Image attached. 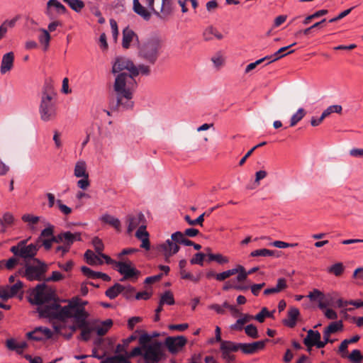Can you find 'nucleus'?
Returning <instances> with one entry per match:
<instances>
[{"mask_svg": "<svg viewBox=\"0 0 363 363\" xmlns=\"http://www.w3.org/2000/svg\"><path fill=\"white\" fill-rule=\"evenodd\" d=\"M111 72L116 75L113 89L116 94V104L113 109L132 108L133 90L136 86L135 77L140 74L150 75V67L145 64L136 66L130 59L121 56L116 58Z\"/></svg>", "mask_w": 363, "mask_h": 363, "instance_id": "1", "label": "nucleus"}, {"mask_svg": "<svg viewBox=\"0 0 363 363\" xmlns=\"http://www.w3.org/2000/svg\"><path fill=\"white\" fill-rule=\"evenodd\" d=\"M144 1L147 9L143 6L139 0H133V10L145 21L150 19L151 11L162 19H165L172 13L171 0H144Z\"/></svg>", "mask_w": 363, "mask_h": 363, "instance_id": "2", "label": "nucleus"}, {"mask_svg": "<svg viewBox=\"0 0 363 363\" xmlns=\"http://www.w3.org/2000/svg\"><path fill=\"white\" fill-rule=\"evenodd\" d=\"M55 95L52 86L45 84L43 89L39 106L40 119L45 122L53 121L57 116L56 104L54 100Z\"/></svg>", "mask_w": 363, "mask_h": 363, "instance_id": "3", "label": "nucleus"}, {"mask_svg": "<svg viewBox=\"0 0 363 363\" xmlns=\"http://www.w3.org/2000/svg\"><path fill=\"white\" fill-rule=\"evenodd\" d=\"M163 47L162 40L158 37H152L138 43V56L150 65L157 62Z\"/></svg>", "mask_w": 363, "mask_h": 363, "instance_id": "4", "label": "nucleus"}, {"mask_svg": "<svg viewBox=\"0 0 363 363\" xmlns=\"http://www.w3.org/2000/svg\"><path fill=\"white\" fill-rule=\"evenodd\" d=\"M55 298L54 290L48 288L45 284H39L30 293L29 302L40 307L55 301Z\"/></svg>", "mask_w": 363, "mask_h": 363, "instance_id": "5", "label": "nucleus"}, {"mask_svg": "<svg viewBox=\"0 0 363 363\" xmlns=\"http://www.w3.org/2000/svg\"><path fill=\"white\" fill-rule=\"evenodd\" d=\"M52 301V303H45L43 306L38 308L37 311L40 316L62 322L69 319L67 313V311L65 307L58 303L56 299Z\"/></svg>", "mask_w": 363, "mask_h": 363, "instance_id": "6", "label": "nucleus"}, {"mask_svg": "<svg viewBox=\"0 0 363 363\" xmlns=\"http://www.w3.org/2000/svg\"><path fill=\"white\" fill-rule=\"evenodd\" d=\"M48 270V265L46 263L39 259L33 258V263H26L23 276L30 281H42L45 280V274Z\"/></svg>", "mask_w": 363, "mask_h": 363, "instance_id": "7", "label": "nucleus"}, {"mask_svg": "<svg viewBox=\"0 0 363 363\" xmlns=\"http://www.w3.org/2000/svg\"><path fill=\"white\" fill-rule=\"evenodd\" d=\"M143 357L145 363H157L162 357V344L159 341H154L145 347Z\"/></svg>", "mask_w": 363, "mask_h": 363, "instance_id": "8", "label": "nucleus"}, {"mask_svg": "<svg viewBox=\"0 0 363 363\" xmlns=\"http://www.w3.org/2000/svg\"><path fill=\"white\" fill-rule=\"evenodd\" d=\"M26 240H22L16 245L12 246L10 250L14 254V255L22 257L24 259H33L37 254L38 247L35 244L26 245Z\"/></svg>", "mask_w": 363, "mask_h": 363, "instance_id": "9", "label": "nucleus"}, {"mask_svg": "<svg viewBox=\"0 0 363 363\" xmlns=\"http://www.w3.org/2000/svg\"><path fill=\"white\" fill-rule=\"evenodd\" d=\"M238 350V342L226 340L222 341L221 344H220L221 358L226 363H235V356L233 354V352H236Z\"/></svg>", "mask_w": 363, "mask_h": 363, "instance_id": "10", "label": "nucleus"}, {"mask_svg": "<svg viewBox=\"0 0 363 363\" xmlns=\"http://www.w3.org/2000/svg\"><path fill=\"white\" fill-rule=\"evenodd\" d=\"M179 249L178 242L174 241L172 238L171 240H167L165 242L157 246V250L162 252L166 262H169L170 257L177 254Z\"/></svg>", "mask_w": 363, "mask_h": 363, "instance_id": "11", "label": "nucleus"}, {"mask_svg": "<svg viewBox=\"0 0 363 363\" xmlns=\"http://www.w3.org/2000/svg\"><path fill=\"white\" fill-rule=\"evenodd\" d=\"M23 283L18 280L13 285L0 287V298L3 300L11 298L19 293L23 294Z\"/></svg>", "mask_w": 363, "mask_h": 363, "instance_id": "12", "label": "nucleus"}, {"mask_svg": "<svg viewBox=\"0 0 363 363\" xmlns=\"http://www.w3.org/2000/svg\"><path fill=\"white\" fill-rule=\"evenodd\" d=\"M187 340L184 336L167 337L165 339L164 345L169 352L175 354L180 351L186 344Z\"/></svg>", "mask_w": 363, "mask_h": 363, "instance_id": "13", "label": "nucleus"}, {"mask_svg": "<svg viewBox=\"0 0 363 363\" xmlns=\"http://www.w3.org/2000/svg\"><path fill=\"white\" fill-rule=\"evenodd\" d=\"M268 341L269 340L266 339L264 340L257 341L252 343L238 342V350L245 354H253L260 350H262L265 347L266 342Z\"/></svg>", "mask_w": 363, "mask_h": 363, "instance_id": "14", "label": "nucleus"}, {"mask_svg": "<svg viewBox=\"0 0 363 363\" xmlns=\"http://www.w3.org/2000/svg\"><path fill=\"white\" fill-rule=\"evenodd\" d=\"M118 272L123 275L121 281L133 277L138 274V271L133 266L130 261L115 262Z\"/></svg>", "mask_w": 363, "mask_h": 363, "instance_id": "15", "label": "nucleus"}, {"mask_svg": "<svg viewBox=\"0 0 363 363\" xmlns=\"http://www.w3.org/2000/svg\"><path fill=\"white\" fill-rule=\"evenodd\" d=\"M26 336L28 339L41 341L45 339H50L52 337V332L48 328L38 327L33 331L27 333Z\"/></svg>", "mask_w": 363, "mask_h": 363, "instance_id": "16", "label": "nucleus"}, {"mask_svg": "<svg viewBox=\"0 0 363 363\" xmlns=\"http://www.w3.org/2000/svg\"><path fill=\"white\" fill-rule=\"evenodd\" d=\"M67 310V313L68 318H71V315L73 314H76L77 311H83L85 314V316H89V313L86 311L85 308H83L82 306H80V298L78 297L72 298L71 300L68 301V304L64 306Z\"/></svg>", "mask_w": 363, "mask_h": 363, "instance_id": "17", "label": "nucleus"}, {"mask_svg": "<svg viewBox=\"0 0 363 363\" xmlns=\"http://www.w3.org/2000/svg\"><path fill=\"white\" fill-rule=\"evenodd\" d=\"M55 242H63L69 247L74 243L75 240H81V233H72L69 231L60 233L56 236Z\"/></svg>", "mask_w": 363, "mask_h": 363, "instance_id": "18", "label": "nucleus"}, {"mask_svg": "<svg viewBox=\"0 0 363 363\" xmlns=\"http://www.w3.org/2000/svg\"><path fill=\"white\" fill-rule=\"evenodd\" d=\"M320 333L318 330H308L306 337L303 339V344L307 347L308 350L315 346L320 349Z\"/></svg>", "mask_w": 363, "mask_h": 363, "instance_id": "19", "label": "nucleus"}, {"mask_svg": "<svg viewBox=\"0 0 363 363\" xmlns=\"http://www.w3.org/2000/svg\"><path fill=\"white\" fill-rule=\"evenodd\" d=\"M126 222L128 223V233H130L137 227H140L141 225H145V218L142 213H139L136 215H128L126 217Z\"/></svg>", "mask_w": 363, "mask_h": 363, "instance_id": "20", "label": "nucleus"}, {"mask_svg": "<svg viewBox=\"0 0 363 363\" xmlns=\"http://www.w3.org/2000/svg\"><path fill=\"white\" fill-rule=\"evenodd\" d=\"M149 236V233L146 230V225H141L135 233V237L142 242L140 247L146 250L150 249Z\"/></svg>", "mask_w": 363, "mask_h": 363, "instance_id": "21", "label": "nucleus"}, {"mask_svg": "<svg viewBox=\"0 0 363 363\" xmlns=\"http://www.w3.org/2000/svg\"><path fill=\"white\" fill-rule=\"evenodd\" d=\"M14 62V53L13 52H9L4 54L2 57L0 72L2 74L9 72L13 66Z\"/></svg>", "mask_w": 363, "mask_h": 363, "instance_id": "22", "label": "nucleus"}, {"mask_svg": "<svg viewBox=\"0 0 363 363\" xmlns=\"http://www.w3.org/2000/svg\"><path fill=\"white\" fill-rule=\"evenodd\" d=\"M89 316H85L83 311H77L76 314L71 315V318H74V324L70 325L69 328L72 334L77 330L85 326V319H88Z\"/></svg>", "mask_w": 363, "mask_h": 363, "instance_id": "23", "label": "nucleus"}, {"mask_svg": "<svg viewBox=\"0 0 363 363\" xmlns=\"http://www.w3.org/2000/svg\"><path fill=\"white\" fill-rule=\"evenodd\" d=\"M138 35L136 33L129 28V27H126L123 30V40H122V46L125 49H128L130 46V43L133 41L134 39L138 40Z\"/></svg>", "mask_w": 363, "mask_h": 363, "instance_id": "24", "label": "nucleus"}, {"mask_svg": "<svg viewBox=\"0 0 363 363\" xmlns=\"http://www.w3.org/2000/svg\"><path fill=\"white\" fill-rule=\"evenodd\" d=\"M6 345L9 350L16 351L18 354H21L23 352V350L28 347L25 341L16 342L13 338L8 339L6 342Z\"/></svg>", "mask_w": 363, "mask_h": 363, "instance_id": "25", "label": "nucleus"}, {"mask_svg": "<svg viewBox=\"0 0 363 363\" xmlns=\"http://www.w3.org/2000/svg\"><path fill=\"white\" fill-rule=\"evenodd\" d=\"M299 315V310L297 308H291L288 311V319L284 320L283 323L291 328H294Z\"/></svg>", "mask_w": 363, "mask_h": 363, "instance_id": "26", "label": "nucleus"}, {"mask_svg": "<svg viewBox=\"0 0 363 363\" xmlns=\"http://www.w3.org/2000/svg\"><path fill=\"white\" fill-rule=\"evenodd\" d=\"M100 220L104 223L110 225L114 228L118 232L121 230V224L118 218L113 217V216L106 213L101 216Z\"/></svg>", "mask_w": 363, "mask_h": 363, "instance_id": "27", "label": "nucleus"}, {"mask_svg": "<svg viewBox=\"0 0 363 363\" xmlns=\"http://www.w3.org/2000/svg\"><path fill=\"white\" fill-rule=\"evenodd\" d=\"M84 259L89 265H101L104 262L101 257L96 255L92 250H87L84 253Z\"/></svg>", "mask_w": 363, "mask_h": 363, "instance_id": "28", "label": "nucleus"}, {"mask_svg": "<svg viewBox=\"0 0 363 363\" xmlns=\"http://www.w3.org/2000/svg\"><path fill=\"white\" fill-rule=\"evenodd\" d=\"M243 266L238 264L236 266V267L228 269L226 271H224L221 273H218L216 275V279L219 281H224L225 279H228L230 276H233L235 274H238L239 271H242Z\"/></svg>", "mask_w": 363, "mask_h": 363, "instance_id": "29", "label": "nucleus"}, {"mask_svg": "<svg viewBox=\"0 0 363 363\" xmlns=\"http://www.w3.org/2000/svg\"><path fill=\"white\" fill-rule=\"evenodd\" d=\"M18 20V17L16 16L15 18L10 20H5L0 26V40L5 37L8 29L13 28Z\"/></svg>", "mask_w": 363, "mask_h": 363, "instance_id": "30", "label": "nucleus"}, {"mask_svg": "<svg viewBox=\"0 0 363 363\" xmlns=\"http://www.w3.org/2000/svg\"><path fill=\"white\" fill-rule=\"evenodd\" d=\"M213 36H215L218 40H221L223 38V35L213 26H209L206 28L203 33V39L206 41H209L213 39Z\"/></svg>", "mask_w": 363, "mask_h": 363, "instance_id": "31", "label": "nucleus"}, {"mask_svg": "<svg viewBox=\"0 0 363 363\" xmlns=\"http://www.w3.org/2000/svg\"><path fill=\"white\" fill-rule=\"evenodd\" d=\"M113 325V321L111 319H107L103 322H101V325L95 327V330L96 332L97 335L104 336L105 335L110 328Z\"/></svg>", "mask_w": 363, "mask_h": 363, "instance_id": "32", "label": "nucleus"}, {"mask_svg": "<svg viewBox=\"0 0 363 363\" xmlns=\"http://www.w3.org/2000/svg\"><path fill=\"white\" fill-rule=\"evenodd\" d=\"M123 290H124V286L116 283L111 287L108 288L106 291L105 294L110 299H114L118 296V294L122 293Z\"/></svg>", "mask_w": 363, "mask_h": 363, "instance_id": "33", "label": "nucleus"}, {"mask_svg": "<svg viewBox=\"0 0 363 363\" xmlns=\"http://www.w3.org/2000/svg\"><path fill=\"white\" fill-rule=\"evenodd\" d=\"M171 238L174 241L177 242L178 244H182L186 246H191V245H194V242L187 239L186 235L180 231L172 233Z\"/></svg>", "mask_w": 363, "mask_h": 363, "instance_id": "34", "label": "nucleus"}, {"mask_svg": "<svg viewBox=\"0 0 363 363\" xmlns=\"http://www.w3.org/2000/svg\"><path fill=\"white\" fill-rule=\"evenodd\" d=\"M294 45H296V43H294L288 46L282 47L280 49H279L273 55H272V57L271 59H269L270 61L267 64L275 62L289 54L293 53L294 52V50L289 51L287 53H283V52L284 51H286V50H288L289 48L294 46Z\"/></svg>", "mask_w": 363, "mask_h": 363, "instance_id": "35", "label": "nucleus"}, {"mask_svg": "<svg viewBox=\"0 0 363 363\" xmlns=\"http://www.w3.org/2000/svg\"><path fill=\"white\" fill-rule=\"evenodd\" d=\"M74 174L76 177H86L89 175L85 162L79 161L76 163Z\"/></svg>", "mask_w": 363, "mask_h": 363, "instance_id": "36", "label": "nucleus"}, {"mask_svg": "<svg viewBox=\"0 0 363 363\" xmlns=\"http://www.w3.org/2000/svg\"><path fill=\"white\" fill-rule=\"evenodd\" d=\"M208 262H216L219 264H224L229 262V258L226 256L223 255L220 253L217 254H213V253H208Z\"/></svg>", "mask_w": 363, "mask_h": 363, "instance_id": "37", "label": "nucleus"}, {"mask_svg": "<svg viewBox=\"0 0 363 363\" xmlns=\"http://www.w3.org/2000/svg\"><path fill=\"white\" fill-rule=\"evenodd\" d=\"M308 297L311 301L318 300L320 301V303L318 304V306L320 308H325V306H326L325 304L321 303V301L324 298V294L320 290L316 289H313V291L309 293V294L308 295Z\"/></svg>", "mask_w": 363, "mask_h": 363, "instance_id": "38", "label": "nucleus"}, {"mask_svg": "<svg viewBox=\"0 0 363 363\" xmlns=\"http://www.w3.org/2000/svg\"><path fill=\"white\" fill-rule=\"evenodd\" d=\"M342 321L338 320L330 323V325L324 329V330L331 335V334H334L339 331H342Z\"/></svg>", "mask_w": 363, "mask_h": 363, "instance_id": "39", "label": "nucleus"}, {"mask_svg": "<svg viewBox=\"0 0 363 363\" xmlns=\"http://www.w3.org/2000/svg\"><path fill=\"white\" fill-rule=\"evenodd\" d=\"M39 30L41 32V34L38 37V40L40 43L45 46L44 50H46L49 47V43L51 38L50 35L48 30L44 28H40Z\"/></svg>", "mask_w": 363, "mask_h": 363, "instance_id": "40", "label": "nucleus"}, {"mask_svg": "<svg viewBox=\"0 0 363 363\" xmlns=\"http://www.w3.org/2000/svg\"><path fill=\"white\" fill-rule=\"evenodd\" d=\"M160 305H169L172 306L175 303L174 295L172 291H166L163 294L160 296Z\"/></svg>", "mask_w": 363, "mask_h": 363, "instance_id": "41", "label": "nucleus"}, {"mask_svg": "<svg viewBox=\"0 0 363 363\" xmlns=\"http://www.w3.org/2000/svg\"><path fill=\"white\" fill-rule=\"evenodd\" d=\"M75 12H80L84 8V3L82 0H63Z\"/></svg>", "mask_w": 363, "mask_h": 363, "instance_id": "42", "label": "nucleus"}, {"mask_svg": "<svg viewBox=\"0 0 363 363\" xmlns=\"http://www.w3.org/2000/svg\"><path fill=\"white\" fill-rule=\"evenodd\" d=\"M81 333L79 339L87 342L90 339V334L93 331L94 328L89 326L87 319H85V326L80 328Z\"/></svg>", "mask_w": 363, "mask_h": 363, "instance_id": "43", "label": "nucleus"}, {"mask_svg": "<svg viewBox=\"0 0 363 363\" xmlns=\"http://www.w3.org/2000/svg\"><path fill=\"white\" fill-rule=\"evenodd\" d=\"M274 312V311L270 312L266 307H264L262 308L260 312L255 316L254 319L257 320L259 323H263L266 318H273Z\"/></svg>", "mask_w": 363, "mask_h": 363, "instance_id": "44", "label": "nucleus"}, {"mask_svg": "<svg viewBox=\"0 0 363 363\" xmlns=\"http://www.w3.org/2000/svg\"><path fill=\"white\" fill-rule=\"evenodd\" d=\"M306 115V111L303 108H300L298 111L291 116L290 126H294L298 123Z\"/></svg>", "mask_w": 363, "mask_h": 363, "instance_id": "45", "label": "nucleus"}, {"mask_svg": "<svg viewBox=\"0 0 363 363\" xmlns=\"http://www.w3.org/2000/svg\"><path fill=\"white\" fill-rule=\"evenodd\" d=\"M180 277L182 279H189L194 283H198L201 277V274H199L196 276H194L191 273L188 272L185 270L179 272Z\"/></svg>", "mask_w": 363, "mask_h": 363, "instance_id": "46", "label": "nucleus"}, {"mask_svg": "<svg viewBox=\"0 0 363 363\" xmlns=\"http://www.w3.org/2000/svg\"><path fill=\"white\" fill-rule=\"evenodd\" d=\"M274 253H275V252L274 250L263 248V249H259V250L252 251L250 253V256L251 257H258V256L271 257V256H274Z\"/></svg>", "mask_w": 363, "mask_h": 363, "instance_id": "47", "label": "nucleus"}, {"mask_svg": "<svg viewBox=\"0 0 363 363\" xmlns=\"http://www.w3.org/2000/svg\"><path fill=\"white\" fill-rule=\"evenodd\" d=\"M328 272L333 274L336 277H339L344 272V266L342 262L335 263L328 269Z\"/></svg>", "mask_w": 363, "mask_h": 363, "instance_id": "48", "label": "nucleus"}, {"mask_svg": "<svg viewBox=\"0 0 363 363\" xmlns=\"http://www.w3.org/2000/svg\"><path fill=\"white\" fill-rule=\"evenodd\" d=\"M206 214V212L201 214L196 219L191 220L189 215H186L184 217V220L191 225H199L201 226L203 225V223L204 220V216Z\"/></svg>", "mask_w": 363, "mask_h": 363, "instance_id": "49", "label": "nucleus"}, {"mask_svg": "<svg viewBox=\"0 0 363 363\" xmlns=\"http://www.w3.org/2000/svg\"><path fill=\"white\" fill-rule=\"evenodd\" d=\"M328 12V11L326 9H321V10L317 11L312 15H310V16H308L307 17H306L303 21V23L304 25H308L311 22V20H313L314 18H317L320 16H324V15L327 14Z\"/></svg>", "mask_w": 363, "mask_h": 363, "instance_id": "50", "label": "nucleus"}, {"mask_svg": "<svg viewBox=\"0 0 363 363\" xmlns=\"http://www.w3.org/2000/svg\"><path fill=\"white\" fill-rule=\"evenodd\" d=\"M258 270V267H253L250 269L248 272H246L245 267H243L242 271H239L238 274L236 277L238 281H245L249 274H251Z\"/></svg>", "mask_w": 363, "mask_h": 363, "instance_id": "51", "label": "nucleus"}, {"mask_svg": "<svg viewBox=\"0 0 363 363\" xmlns=\"http://www.w3.org/2000/svg\"><path fill=\"white\" fill-rule=\"evenodd\" d=\"M91 243L94 247L96 252L99 255L103 252L104 250V245L101 239L99 237H94L92 239Z\"/></svg>", "mask_w": 363, "mask_h": 363, "instance_id": "52", "label": "nucleus"}, {"mask_svg": "<svg viewBox=\"0 0 363 363\" xmlns=\"http://www.w3.org/2000/svg\"><path fill=\"white\" fill-rule=\"evenodd\" d=\"M348 358L353 363H361L363 360V355L359 350H354L350 354Z\"/></svg>", "mask_w": 363, "mask_h": 363, "instance_id": "53", "label": "nucleus"}, {"mask_svg": "<svg viewBox=\"0 0 363 363\" xmlns=\"http://www.w3.org/2000/svg\"><path fill=\"white\" fill-rule=\"evenodd\" d=\"M342 108L340 105L330 106L323 112V118L328 116L332 113H340L342 112Z\"/></svg>", "mask_w": 363, "mask_h": 363, "instance_id": "54", "label": "nucleus"}, {"mask_svg": "<svg viewBox=\"0 0 363 363\" xmlns=\"http://www.w3.org/2000/svg\"><path fill=\"white\" fill-rule=\"evenodd\" d=\"M246 335L252 338H257L259 337L257 327L252 324L247 325L245 328Z\"/></svg>", "mask_w": 363, "mask_h": 363, "instance_id": "55", "label": "nucleus"}, {"mask_svg": "<svg viewBox=\"0 0 363 363\" xmlns=\"http://www.w3.org/2000/svg\"><path fill=\"white\" fill-rule=\"evenodd\" d=\"M206 257V255L202 252H198L194 255V256L190 259V263L191 264H199L200 266L203 265V260Z\"/></svg>", "mask_w": 363, "mask_h": 363, "instance_id": "56", "label": "nucleus"}, {"mask_svg": "<svg viewBox=\"0 0 363 363\" xmlns=\"http://www.w3.org/2000/svg\"><path fill=\"white\" fill-rule=\"evenodd\" d=\"M65 278V276L58 271H54L52 272L50 277L45 278V281H59L62 280Z\"/></svg>", "mask_w": 363, "mask_h": 363, "instance_id": "57", "label": "nucleus"}, {"mask_svg": "<svg viewBox=\"0 0 363 363\" xmlns=\"http://www.w3.org/2000/svg\"><path fill=\"white\" fill-rule=\"evenodd\" d=\"M123 360V355H115L102 359L100 363H122Z\"/></svg>", "mask_w": 363, "mask_h": 363, "instance_id": "58", "label": "nucleus"}, {"mask_svg": "<svg viewBox=\"0 0 363 363\" xmlns=\"http://www.w3.org/2000/svg\"><path fill=\"white\" fill-rule=\"evenodd\" d=\"M272 57V56H266L262 59H259V60L255 61V62H252V63L249 64L245 68V73L250 72V71L254 69L257 65H259L262 62H264L265 60L271 59Z\"/></svg>", "mask_w": 363, "mask_h": 363, "instance_id": "59", "label": "nucleus"}, {"mask_svg": "<svg viewBox=\"0 0 363 363\" xmlns=\"http://www.w3.org/2000/svg\"><path fill=\"white\" fill-rule=\"evenodd\" d=\"M151 339L152 337L147 333H144L140 336L139 343L143 349H144L145 347H147V345H149L148 343L150 342Z\"/></svg>", "mask_w": 363, "mask_h": 363, "instance_id": "60", "label": "nucleus"}, {"mask_svg": "<svg viewBox=\"0 0 363 363\" xmlns=\"http://www.w3.org/2000/svg\"><path fill=\"white\" fill-rule=\"evenodd\" d=\"M135 291V289L133 286L128 285L127 286H124V290H123L121 294H123V296L126 299H130L133 298Z\"/></svg>", "mask_w": 363, "mask_h": 363, "instance_id": "61", "label": "nucleus"}, {"mask_svg": "<svg viewBox=\"0 0 363 363\" xmlns=\"http://www.w3.org/2000/svg\"><path fill=\"white\" fill-rule=\"evenodd\" d=\"M81 271L84 275L90 279H96V274L98 272H94L88 267L82 266Z\"/></svg>", "mask_w": 363, "mask_h": 363, "instance_id": "62", "label": "nucleus"}, {"mask_svg": "<svg viewBox=\"0 0 363 363\" xmlns=\"http://www.w3.org/2000/svg\"><path fill=\"white\" fill-rule=\"evenodd\" d=\"M22 220L29 224H35L39 221V217L31 214H25L22 216Z\"/></svg>", "mask_w": 363, "mask_h": 363, "instance_id": "63", "label": "nucleus"}, {"mask_svg": "<svg viewBox=\"0 0 363 363\" xmlns=\"http://www.w3.org/2000/svg\"><path fill=\"white\" fill-rule=\"evenodd\" d=\"M265 286V283L254 284L250 286L252 294L257 296L259 294L261 289Z\"/></svg>", "mask_w": 363, "mask_h": 363, "instance_id": "64", "label": "nucleus"}]
</instances>
